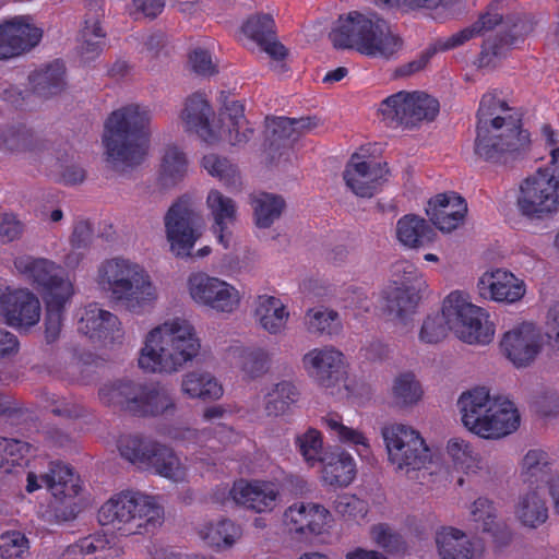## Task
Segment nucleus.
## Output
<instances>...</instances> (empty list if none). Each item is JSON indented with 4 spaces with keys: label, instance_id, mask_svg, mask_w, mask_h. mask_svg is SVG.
I'll return each mask as SVG.
<instances>
[{
    "label": "nucleus",
    "instance_id": "obj_30",
    "mask_svg": "<svg viewBox=\"0 0 559 559\" xmlns=\"http://www.w3.org/2000/svg\"><path fill=\"white\" fill-rule=\"evenodd\" d=\"M436 543L442 559H481L484 544L480 539H469L455 527H442L437 532Z\"/></svg>",
    "mask_w": 559,
    "mask_h": 559
},
{
    "label": "nucleus",
    "instance_id": "obj_28",
    "mask_svg": "<svg viewBox=\"0 0 559 559\" xmlns=\"http://www.w3.org/2000/svg\"><path fill=\"white\" fill-rule=\"evenodd\" d=\"M426 213L438 229L450 233L463 223L467 204L456 192H444L429 200Z\"/></svg>",
    "mask_w": 559,
    "mask_h": 559
},
{
    "label": "nucleus",
    "instance_id": "obj_42",
    "mask_svg": "<svg viewBox=\"0 0 559 559\" xmlns=\"http://www.w3.org/2000/svg\"><path fill=\"white\" fill-rule=\"evenodd\" d=\"M182 391L191 399L217 400L223 395V388L209 372L192 371L182 379Z\"/></svg>",
    "mask_w": 559,
    "mask_h": 559
},
{
    "label": "nucleus",
    "instance_id": "obj_15",
    "mask_svg": "<svg viewBox=\"0 0 559 559\" xmlns=\"http://www.w3.org/2000/svg\"><path fill=\"white\" fill-rule=\"evenodd\" d=\"M389 460L397 468L420 469L429 462V448L418 431L402 424L382 428Z\"/></svg>",
    "mask_w": 559,
    "mask_h": 559
},
{
    "label": "nucleus",
    "instance_id": "obj_4",
    "mask_svg": "<svg viewBox=\"0 0 559 559\" xmlns=\"http://www.w3.org/2000/svg\"><path fill=\"white\" fill-rule=\"evenodd\" d=\"M23 275L40 293L46 306L45 340L55 343L61 333L67 306L74 295V286L63 267L46 258L20 255L13 261Z\"/></svg>",
    "mask_w": 559,
    "mask_h": 559
},
{
    "label": "nucleus",
    "instance_id": "obj_2",
    "mask_svg": "<svg viewBox=\"0 0 559 559\" xmlns=\"http://www.w3.org/2000/svg\"><path fill=\"white\" fill-rule=\"evenodd\" d=\"M493 90L481 96L477 110L475 154L493 164L516 159L530 146V133L522 129V114L511 108Z\"/></svg>",
    "mask_w": 559,
    "mask_h": 559
},
{
    "label": "nucleus",
    "instance_id": "obj_27",
    "mask_svg": "<svg viewBox=\"0 0 559 559\" xmlns=\"http://www.w3.org/2000/svg\"><path fill=\"white\" fill-rule=\"evenodd\" d=\"M229 493L237 504L258 513L272 511L278 497L275 484L265 480L240 479L234 483Z\"/></svg>",
    "mask_w": 559,
    "mask_h": 559
},
{
    "label": "nucleus",
    "instance_id": "obj_64",
    "mask_svg": "<svg viewBox=\"0 0 559 559\" xmlns=\"http://www.w3.org/2000/svg\"><path fill=\"white\" fill-rule=\"evenodd\" d=\"M472 520L481 523L479 528L483 532H492L495 525V508L492 502L487 498H478L474 501L471 510Z\"/></svg>",
    "mask_w": 559,
    "mask_h": 559
},
{
    "label": "nucleus",
    "instance_id": "obj_62",
    "mask_svg": "<svg viewBox=\"0 0 559 559\" xmlns=\"http://www.w3.org/2000/svg\"><path fill=\"white\" fill-rule=\"evenodd\" d=\"M370 536L377 546L388 552L399 551L404 544L402 536L386 523L371 526Z\"/></svg>",
    "mask_w": 559,
    "mask_h": 559
},
{
    "label": "nucleus",
    "instance_id": "obj_39",
    "mask_svg": "<svg viewBox=\"0 0 559 559\" xmlns=\"http://www.w3.org/2000/svg\"><path fill=\"white\" fill-rule=\"evenodd\" d=\"M423 292L411 289V287H388L383 292L386 311L399 320L406 321L415 314L421 300Z\"/></svg>",
    "mask_w": 559,
    "mask_h": 559
},
{
    "label": "nucleus",
    "instance_id": "obj_60",
    "mask_svg": "<svg viewBox=\"0 0 559 559\" xmlns=\"http://www.w3.org/2000/svg\"><path fill=\"white\" fill-rule=\"evenodd\" d=\"M324 421L330 433L335 436L340 442L348 445H361L364 451H369L367 438L362 432L345 426L336 416H330Z\"/></svg>",
    "mask_w": 559,
    "mask_h": 559
},
{
    "label": "nucleus",
    "instance_id": "obj_10",
    "mask_svg": "<svg viewBox=\"0 0 559 559\" xmlns=\"http://www.w3.org/2000/svg\"><path fill=\"white\" fill-rule=\"evenodd\" d=\"M163 516V508L154 497L134 490L115 493L97 513L100 525H109L122 536L153 532L162 524Z\"/></svg>",
    "mask_w": 559,
    "mask_h": 559
},
{
    "label": "nucleus",
    "instance_id": "obj_58",
    "mask_svg": "<svg viewBox=\"0 0 559 559\" xmlns=\"http://www.w3.org/2000/svg\"><path fill=\"white\" fill-rule=\"evenodd\" d=\"M309 330L311 332L325 333L329 335L335 334L342 328L340 316L334 310H314L310 309L307 312Z\"/></svg>",
    "mask_w": 559,
    "mask_h": 559
},
{
    "label": "nucleus",
    "instance_id": "obj_23",
    "mask_svg": "<svg viewBox=\"0 0 559 559\" xmlns=\"http://www.w3.org/2000/svg\"><path fill=\"white\" fill-rule=\"evenodd\" d=\"M343 353L332 346L313 348L302 357L305 369L324 388L335 385L343 378Z\"/></svg>",
    "mask_w": 559,
    "mask_h": 559
},
{
    "label": "nucleus",
    "instance_id": "obj_52",
    "mask_svg": "<svg viewBox=\"0 0 559 559\" xmlns=\"http://www.w3.org/2000/svg\"><path fill=\"white\" fill-rule=\"evenodd\" d=\"M393 287H402L425 290L427 287L423 274L418 271L416 265L407 260H399L391 266Z\"/></svg>",
    "mask_w": 559,
    "mask_h": 559
},
{
    "label": "nucleus",
    "instance_id": "obj_48",
    "mask_svg": "<svg viewBox=\"0 0 559 559\" xmlns=\"http://www.w3.org/2000/svg\"><path fill=\"white\" fill-rule=\"evenodd\" d=\"M188 170L186 154L177 146H168L162 158L159 178L164 186H174L181 181Z\"/></svg>",
    "mask_w": 559,
    "mask_h": 559
},
{
    "label": "nucleus",
    "instance_id": "obj_51",
    "mask_svg": "<svg viewBox=\"0 0 559 559\" xmlns=\"http://www.w3.org/2000/svg\"><path fill=\"white\" fill-rule=\"evenodd\" d=\"M108 539L102 535H88L69 545L59 559H97L108 548Z\"/></svg>",
    "mask_w": 559,
    "mask_h": 559
},
{
    "label": "nucleus",
    "instance_id": "obj_25",
    "mask_svg": "<svg viewBox=\"0 0 559 559\" xmlns=\"http://www.w3.org/2000/svg\"><path fill=\"white\" fill-rule=\"evenodd\" d=\"M176 408L175 401L159 383H135L128 412L139 417H156Z\"/></svg>",
    "mask_w": 559,
    "mask_h": 559
},
{
    "label": "nucleus",
    "instance_id": "obj_57",
    "mask_svg": "<svg viewBox=\"0 0 559 559\" xmlns=\"http://www.w3.org/2000/svg\"><path fill=\"white\" fill-rule=\"evenodd\" d=\"M393 395L397 404L406 406L417 403L423 395V390L415 376L406 372L395 379Z\"/></svg>",
    "mask_w": 559,
    "mask_h": 559
},
{
    "label": "nucleus",
    "instance_id": "obj_13",
    "mask_svg": "<svg viewBox=\"0 0 559 559\" xmlns=\"http://www.w3.org/2000/svg\"><path fill=\"white\" fill-rule=\"evenodd\" d=\"M549 471L547 452L543 450H530L522 463L523 481L528 485L530 491L520 498L516 507V515L528 527H537L548 519V509L539 497L545 477Z\"/></svg>",
    "mask_w": 559,
    "mask_h": 559
},
{
    "label": "nucleus",
    "instance_id": "obj_41",
    "mask_svg": "<svg viewBox=\"0 0 559 559\" xmlns=\"http://www.w3.org/2000/svg\"><path fill=\"white\" fill-rule=\"evenodd\" d=\"M378 112L386 126L408 130L409 92L400 91L385 97L380 103Z\"/></svg>",
    "mask_w": 559,
    "mask_h": 559
},
{
    "label": "nucleus",
    "instance_id": "obj_14",
    "mask_svg": "<svg viewBox=\"0 0 559 559\" xmlns=\"http://www.w3.org/2000/svg\"><path fill=\"white\" fill-rule=\"evenodd\" d=\"M447 311H452V330L467 344H488L495 335V326L489 322V314L480 307L467 300V296L455 290L445 298Z\"/></svg>",
    "mask_w": 559,
    "mask_h": 559
},
{
    "label": "nucleus",
    "instance_id": "obj_19",
    "mask_svg": "<svg viewBox=\"0 0 559 559\" xmlns=\"http://www.w3.org/2000/svg\"><path fill=\"white\" fill-rule=\"evenodd\" d=\"M0 310L5 323L17 330H27L40 320L38 298L27 288L7 289L0 296Z\"/></svg>",
    "mask_w": 559,
    "mask_h": 559
},
{
    "label": "nucleus",
    "instance_id": "obj_11",
    "mask_svg": "<svg viewBox=\"0 0 559 559\" xmlns=\"http://www.w3.org/2000/svg\"><path fill=\"white\" fill-rule=\"evenodd\" d=\"M516 207L531 221H545L559 212V164L538 167L519 186Z\"/></svg>",
    "mask_w": 559,
    "mask_h": 559
},
{
    "label": "nucleus",
    "instance_id": "obj_53",
    "mask_svg": "<svg viewBox=\"0 0 559 559\" xmlns=\"http://www.w3.org/2000/svg\"><path fill=\"white\" fill-rule=\"evenodd\" d=\"M135 382L130 380H119L104 384L98 395L100 401L108 406H119L128 411V404L134 395Z\"/></svg>",
    "mask_w": 559,
    "mask_h": 559
},
{
    "label": "nucleus",
    "instance_id": "obj_43",
    "mask_svg": "<svg viewBox=\"0 0 559 559\" xmlns=\"http://www.w3.org/2000/svg\"><path fill=\"white\" fill-rule=\"evenodd\" d=\"M31 444L19 439L0 438V473H19L28 463Z\"/></svg>",
    "mask_w": 559,
    "mask_h": 559
},
{
    "label": "nucleus",
    "instance_id": "obj_47",
    "mask_svg": "<svg viewBox=\"0 0 559 559\" xmlns=\"http://www.w3.org/2000/svg\"><path fill=\"white\" fill-rule=\"evenodd\" d=\"M450 330H452V311H447L444 299L441 311L429 314L424 320L419 340L426 344H437L445 338Z\"/></svg>",
    "mask_w": 559,
    "mask_h": 559
},
{
    "label": "nucleus",
    "instance_id": "obj_12",
    "mask_svg": "<svg viewBox=\"0 0 559 559\" xmlns=\"http://www.w3.org/2000/svg\"><path fill=\"white\" fill-rule=\"evenodd\" d=\"M120 455L140 469L151 472L175 483L185 481L187 467L168 447L139 436L122 437L118 442Z\"/></svg>",
    "mask_w": 559,
    "mask_h": 559
},
{
    "label": "nucleus",
    "instance_id": "obj_8",
    "mask_svg": "<svg viewBox=\"0 0 559 559\" xmlns=\"http://www.w3.org/2000/svg\"><path fill=\"white\" fill-rule=\"evenodd\" d=\"M463 425L484 439H500L515 431L520 415L513 402L491 397L486 388H475L459 399Z\"/></svg>",
    "mask_w": 559,
    "mask_h": 559
},
{
    "label": "nucleus",
    "instance_id": "obj_40",
    "mask_svg": "<svg viewBox=\"0 0 559 559\" xmlns=\"http://www.w3.org/2000/svg\"><path fill=\"white\" fill-rule=\"evenodd\" d=\"M241 534V527L228 519L205 523L199 531L206 545L218 549L231 547Z\"/></svg>",
    "mask_w": 559,
    "mask_h": 559
},
{
    "label": "nucleus",
    "instance_id": "obj_6",
    "mask_svg": "<svg viewBox=\"0 0 559 559\" xmlns=\"http://www.w3.org/2000/svg\"><path fill=\"white\" fill-rule=\"evenodd\" d=\"M200 347L194 328L177 318L147 333L138 364L145 372L171 373L192 360Z\"/></svg>",
    "mask_w": 559,
    "mask_h": 559
},
{
    "label": "nucleus",
    "instance_id": "obj_5",
    "mask_svg": "<svg viewBox=\"0 0 559 559\" xmlns=\"http://www.w3.org/2000/svg\"><path fill=\"white\" fill-rule=\"evenodd\" d=\"M150 120V110L140 104L114 110L104 124L103 144L107 162L115 167L140 165L147 153Z\"/></svg>",
    "mask_w": 559,
    "mask_h": 559
},
{
    "label": "nucleus",
    "instance_id": "obj_54",
    "mask_svg": "<svg viewBox=\"0 0 559 559\" xmlns=\"http://www.w3.org/2000/svg\"><path fill=\"white\" fill-rule=\"evenodd\" d=\"M202 166L211 176L217 177L226 187H236L240 183L237 167L230 164L227 158L209 154L203 157Z\"/></svg>",
    "mask_w": 559,
    "mask_h": 559
},
{
    "label": "nucleus",
    "instance_id": "obj_63",
    "mask_svg": "<svg viewBox=\"0 0 559 559\" xmlns=\"http://www.w3.org/2000/svg\"><path fill=\"white\" fill-rule=\"evenodd\" d=\"M259 47L270 56L272 59V69L278 73H286L289 68L286 64L285 60L288 56V49L277 39V35L273 37H269L263 44H260Z\"/></svg>",
    "mask_w": 559,
    "mask_h": 559
},
{
    "label": "nucleus",
    "instance_id": "obj_35",
    "mask_svg": "<svg viewBox=\"0 0 559 559\" xmlns=\"http://www.w3.org/2000/svg\"><path fill=\"white\" fill-rule=\"evenodd\" d=\"M66 66L62 60H55L44 68L35 70L28 80L33 92L40 97H50L59 94L64 85Z\"/></svg>",
    "mask_w": 559,
    "mask_h": 559
},
{
    "label": "nucleus",
    "instance_id": "obj_16",
    "mask_svg": "<svg viewBox=\"0 0 559 559\" xmlns=\"http://www.w3.org/2000/svg\"><path fill=\"white\" fill-rule=\"evenodd\" d=\"M192 299L219 312H233L240 302L238 290L230 284L204 273L191 274L188 280Z\"/></svg>",
    "mask_w": 559,
    "mask_h": 559
},
{
    "label": "nucleus",
    "instance_id": "obj_26",
    "mask_svg": "<svg viewBox=\"0 0 559 559\" xmlns=\"http://www.w3.org/2000/svg\"><path fill=\"white\" fill-rule=\"evenodd\" d=\"M477 287L480 296L504 304H514L521 300L526 292L522 280L501 269L485 273L479 278Z\"/></svg>",
    "mask_w": 559,
    "mask_h": 559
},
{
    "label": "nucleus",
    "instance_id": "obj_20",
    "mask_svg": "<svg viewBox=\"0 0 559 559\" xmlns=\"http://www.w3.org/2000/svg\"><path fill=\"white\" fill-rule=\"evenodd\" d=\"M332 520L330 511L313 502H296L284 512V524L299 538L321 535Z\"/></svg>",
    "mask_w": 559,
    "mask_h": 559
},
{
    "label": "nucleus",
    "instance_id": "obj_46",
    "mask_svg": "<svg viewBox=\"0 0 559 559\" xmlns=\"http://www.w3.org/2000/svg\"><path fill=\"white\" fill-rule=\"evenodd\" d=\"M93 226L88 221H78L70 236L71 251L64 257V264L69 269H75L85 257L93 239Z\"/></svg>",
    "mask_w": 559,
    "mask_h": 559
},
{
    "label": "nucleus",
    "instance_id": "obj_56",
    "mask_svg": "<svg viewBox=\"0 0 559 559\" xmlns=\"http://www.w3.org/2000/svg\"><path fill=\"white\" fill-rule=\"evenodd\" d=\"M243 34L259 46L269 37L275 36V21L270 14H257L249 17L242 26Z\"/></svg>",
    "mask_w": 559,
    "mask_h": 559
},
{
    "label": "nucleus",
    "instance_id": "obj_50",
    "mask_svg": "<svg viewBox=\"0 0 559 559\" xmlns=\"http://www.w3.org/2000/svg\"><path fill=\"white\" fill-rule=\"evenodd\" d=\"M447 450L452 457L455 468L463 471L465 474H473L480 469L479 455L465 440L460 438L450 439Z\"/></svg>",
    "mask_w": 559,
    "mask_h": 559
},
{
    "label": "nucleus",
    "instance_id": "obj_61",
    "mask_svg": "<svg viewBox=\"0 0 559 559\" xmlns=\"http://www.w3.org/2000/svg\"><path fill=\"white\" fill-rule=\"evenodd\" d=\"M29 549L26 536L19 531L5 532L0 535V558H22Z\"/></svg>",
    "mask_w": 559,
    "mask_h": 559
},
{
    "label": "nucleus",
    "instance_id": "obj_49",
    "mask_svg": "<svg viewBox=\"0 0 559 559\" xmlns=\"http://www.w3.org/2000/svg\"><path fill=\"white\" fill-rule=\"evenodd\" d=\"M298 391L296 386L288 381H282L275 384L272 392L265 397L264 411L267 416L277 417L285 414L292 404L297 402Z\"/></svg>",
    "mask_w": 559,
    "mask_h": 559
},
{
    "label": "nucleus",
    "instance_id": "obj_22",
    "mask_svg": "<svg viewBox=\"0 0 559 559\" xmlns=\"http://www.w3.org/2000/svg\"><path fill=\"white\" fill-rule=\"evenodd\" d=\"M500 348L515 367H526L540 350L539 334L532 323H522L503 334Z\"/></svg>",
    "mask_w": 559,
    "mask_h": 559
},
{
    "label": "nucleus",
    "instance_id": "obj_45",
    "mask_svg": "<svg viewBox=\"0 0 559 559\" xmlns=\"http://www.w3.org/2000/svg\"><path fill=\"white\" fill-rule=\"evenodd\" d=\"M255 225L260 228H269L275 219L280 218L285 201L282 197L261 192L252 198Z\"/></svg>",
    "mask_w": 559,
    "mask_h": 559
},
{
    "label": "nucleus",
    "instance_id": "obj_34",
    "mask_svg": "<svg viewBox=\"0 0 559 559\" xmlns=\"http://www.w3.org/2000/svg\"><path fill=\"white\" fill-rule=\"evenodd\" d=\"M322 478L335 487L348 486L356 476V464L353 456L345 451L324 453L322 459Z\"/></svg>",
    "mask_w": 559,
    "mask_h": 559
},
{
    "label": "nucleus",
    "instance_id": "obj_18",
    "mask_svg": "<svg viewBox=\"0 0 559 559\" xmlns=\"http://www.w3.org/2000/svg\"><path fill=\"white\" fill-rule=\"evenodd\" d=\"M43 29L29 15H16L0 24V60L21 56L39 44Z\"/></svg>",
    "mask_w": 559,
    "mask_h": 559
},
{
    "label": "nucleus",
    "instance_id": "obj_21",
    "mask_svg": "<svg viewBox=\"0 0 559 559\" xmlns=\"http://www.w3.org/2000/svg\"><path fill=\"white\" fill-rule=\"evenodd\" d=\"M386 173L388 169L380 163L367 160L355 153L347 163L343 177L353 193L371 198L379 191Z\"/></svg>",
    "mask_w": 559,
    "mask_h": 559
},
{
    "label": "nucleus",
    "instance_id": "obj_33",
    "mask_svg": "<svg viewBox=\"0 0 559 559\" xmlns=\"http://www.w3.org/2000/svg\"><path fill=\"white\" fill-rule=\"evenodd\" d=\"M119 325L116 314L99 308L96 304H91L85 308L79 330L90 340L106 341L115 338V333L119 332Z\"/></svg>",
    "mask_w": 559,
    "mask_h": 559
},
{
    "label": "nucleus",
    "instance_id": "obj_38",
    "mask_svg": "<svg viewBox=\"0 0 559 559\" xmlns=\"http://www.w3.org/2000/svg\"><path fill=\"white\" fill-rule=\"evenodd\" d=\"M435 236L436 233L429 224L416 215H404L397 221L396 237L404 246L423 247L430 243Z\"/></svg>",
    "mask_w": 559,
    "mask_h": 559
},
{
    "label": "nucleus",
    "instance_id": "obj_36",
    "mask_svg": "<svg viewBox=\"0 0 559 559\" xmlns=\"http://www.w3.org/2000/svg\"><path fill=\"white\" fill-rule=\"evenodd\" d=\"M43 484L59 499L75 497L80 491L73 469L62 462H51L49 472L41 476Z\"/></svg>",
    "mask_w": 559,
    "mask_h": 559
},
{
    "label": "nucleus",
    "instance_id": "obj_24",
    "mask_svg": "<svg viewBox=\"0 0 559 559\" xmlns=\"http://www.w3.org/2000/svg\"><path fill=\"white\" fill-rule=\"evenodd\" d=\"M316 127L310 117L307 118H287L274 117L266 118V139L265 147L269 152L270 163L275 160L276 154L282 157L288 148V142L296 140L297 135L306 130Z\"/></svg>",
    "mask_w": 559,
    "mask_h": 559
},
{
    "label": "nucleus",
    "instance_id": "obj_29",
    "mask_svg": "<svg viewBox=\"0 0 559 559\" xmlns=\"http://www.w3.org/2000/svg\"><path fill=\"white\" fill-rule=\"evenodd\" d=\"M86 13L81 29V56L85 61L96 59L106 46V32L100 26L104 0H85Z\"/></svg>",
    "mask_w": 559,
    "mask_h": 559
},
{
    "label": "nucleus",
    "instance_id": "obj_55",
    "mask_svg": "<svg viewBox=\"0 0 559 559\" xmlns=\"http://www.w3.org/2000/svg\"><path fill=\"white\" fill-rule=\"evenodd\" d=\"M296 445L308 465L314 466L318 462H322L324 456L323 441L319 430L308 429L296 438Z\"/></svg>",
    "mask_w": 559,
    "mask_h": 559
},
{
    "label": "nucleus",
    "instance_id": "obj_17",
    "mask_svg": "<svg viewBox=\"0 0 559 559\" xmlns=\"http://www.w3.org/2000/svg\"><path fill=\"white\" fill-rule=\"evenodd\" d=\"M165 228L171 251L177 257H190L199 234L194 229V212L187 200L180 198L169 207Z\"/></svg>",
    "mask_w": 559,
    "mask_h": 559
},
{
    "label": "nucleus",
    "instance_id": "obj_3",
    "mask_svg": "<svg viewBox=\"0 0 559 559\" xmlns=\"http://www.w3.org/2000/svg\"><path fill=\"white\" fill-rule=\"evenodd\" d=\"M329 38L336 49L355 50L369 58L385 60L391 59L403 45L390 22L373 10L341 14Z\"/></svg>",
    "mask_w": 559,
    "mask_h": 559
},
{
    "label": "nucleus",
    "instance_id": "obj_44",
    "mask_svg": "<svg viewBox=\"0 0 559 559\" xmlns=\"http://www.w3.org/2000/svg\"><path fill=\"white\" fill-rule=\"evenodd\" d=\"M439 110L437 98L424 92H409L408 130L418 128L423 122L433 121Z\"/></svg>",
    "mask_w": 559,
    "mask_h": 559
},
{
    "label": "nucleus",
    "instance_id": "obj_59",
    "mask_svg": "<svg viewBox=\"0 0 559 559\" xmlns=\"http://www.w3.org/2000/svg\"><path fill=\"white\" fill-rule=\"evenodd\" d=\"M241 370L249 378H258L269 370L270 356L262 348H246L241 352Z\"/></svg>",
    "mask_w": 559,
    "mask_h": 559
},
{
    "label": "nucleus",
    "instance_id": "obj_7",
    "mask_svg": "<svg viewBox=\"0 0 559 559\" xmlns=\"http://www.w3.org/2000/svg\"><path fill=\"white\" fill-rule=\"evenodd\" d=\"M96 282L111 301L139 313L156 299V289L146 270L128 259L111 258L103 261Z\"/></svg>",
    "mask_w": 559,
    "mask_h": 559
},
{
    "label": "nucleus",
    "instance_id": "obj_31",
    "mask_svg": "<svg viewBox=\"0 0 559 559\" xmlns=\"http://www.w3.org/2000/svg\"><path fill=\"white\" fill-rule=\"evenodd\" d=\"M206 205L213 218L212 231L217 241L227 249L233 236L229 227L237 217L236 203L221 191L213 189L206 197Z\"/></svg>",
    "mask_w": 559,
    "mask_h": 559
},
{
    "label": "nucleus",
    "instance_id": "obj_1",
    "mask_svg": "<svg viewBox=\"0 0 559 559\" xmlns=\"http://www.w3.org/2000/svg\"><path fill=\"white\" fill-rule=\"evenodd\" d=\"M506 1L493 0L488 5L487 11L475 23L449 37L438 38L417 59L399 67L396 75L408 76L419 72L437 52L460 47L475 36L491 31L497 25H501V29L497 35L484 41L478 57V66L480 68L495 67L512 46L522 41L534 29L535 25L533 16L527 14L508 15L503 19Z\"/></svg>",
    "mask_w": 559,
    "mask_h": 559
},
{
    "label": "nucleus",
    "instance_id": "obj_32",
    "mask_svg": "<svg viewBox=\"0 0 559 559\" xmlns=\"http://www.w3.org/2000/svg\"><path fill=\"white\" fill-rule=\"evenodd\" d=\"M46 148V141L24 124L10 126L0 134V150L12 154L37 157Z\"/></svg>",
    "mask_w": 559,
    "mask_h": 559
},
{
    "label": "nucleus",
    "instance_id": "obj_9",
    "mask_svg": "<svg viewBox=\"0 0 559 559\" xmlns=\"http://www.w3.org/2000/svg\"><path fill=\"white\" fill-rule=\"evenodd\" d=\"M213 114L207 99L200 93L191 95L181 112L187 131L195 132L204 142L214 143L226 139L231 145H243L252 138L254 130L245 116V105L239 100L225 102L219 112L218 134L210 124Z\"/></svg>",
    "mask_w": 559,
    "mask_h": 559
},
{
    "label": "nucleus",
    "instance_id": "obj_37",
    "mask_svg": "<svg viewBox=\"0 0 559 559\" xmlns=\"http://www.w3.org/2000/svg\"><path fill=\"white\" fill-rule=\"evenodd\" d=\"M254 314L261 326L270 334L281 333L289 317L281 299L266 295L258 297Z\"/></svg>",
    "mask_w": 559,
    "mask_h": 559
}]
</instances>
